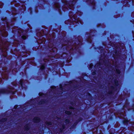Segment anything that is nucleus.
Returning a JSON list of instances; mask_svg holds the SVG:
<instances>
[{
	"mask_svg": "<svg viewBox=\"0 0 134 134\" xmlns=\"http://www.w3.org/2000/svg\"><path fill=\"white\" fill-rule=\"evenodd\" d=\"M38 121H39V120H37V121H36V122H38Z\"/></svg>",
	"mask_w": 134,
	"mask_h": 134,
	"instance_id": "1a4fd4ad",
	"label": "nucleus"
},
{
	"mask_svg": "<svg viewBox=\"0 0 134 134\" xmlns=\"http://www.w3.org/2000/svg\"><path fill=\"white\" fill-rule=\"evenodd\" d=\"M35 119H38V118H35Z\"/></svg>",
	"mask_w": 134,
	"mask_h": 134,
	"instance_id": "f8f14e48",
	"label": "nucleus"
},
{
	"mask_svg": "<svg viewBox=\"0 0 134 134\" xmlns=\"http://www.w3.org/2000/svg\"><path fill=\"white\" fill-rule=\"evenodd\" d=\"M0 80H1V81H2V79H0Z\"/></svg>",
	"mask_w": 134,
	"mask_h": 134,
	"instance_id": "9d476101",
	"label": "nucleus"
},
{
	"mask_svg": "<svg viewBox=\"0 0 134 134\" xmlns=\"http://www.w3.org/2000/svg\"><path fill=\"white\" fill-rule=\"evenodd\" d=\"M1 75H2V78L3 79H4V78H5V79H7V75H5L3 73V74H1Z\"/></svg>",
	"mask_w": 134,
	"mask_h": 134,
	"instance_id": "f03ea898",
	"label": "nucleus"
},
{
	"mask_svg": "<svg viewBox=\"0 0 134 134\" xmlns=\"http://www.w3.org/2000/svg\"><path fill=\"white\" fill-rule=\"evenodd\" d=\"M66 113L67 114H71V112H67V113H66Z\"/></svg>",
	"mask_w": 134,
	"mask_h": 134,
	"instance_id": "0eeeda50",
	"label": "nucleus"
},
{
	"mask_svg": "<svg viewBox=\"0 0 134 134\" xmlns=\"http://www.w3.org/2000/svg\"><path fill=\"white\" fill-rule=\"evenodd\" d=\"M27 38V37L26 36H22V38L24 39H26Z\"/></svg>",
	"mask_w": 134,
	"mask_h": 134,
	"instance_id": "20e7f679",
	"label": "nucleus"
},
{
	"mask_svg": "<svg viewBox=\"0 0 134 134\" xmlns=\"http://www.w3.org/2000/svg\"><path fill=\"white\" fill-rule=\"evenodd\" d=\"M69 15L70 16V15H71L70 14V13H69Z\"/></svg>",
	"mask_w": 134,
	"mask_h": 134,
	"instance_id": "9b49d317",
	"label": "nucleus"
},
{
	"mask_svg": "<svg viewBox=\"0 0 134 134\" xmlns=\"http://www.w3.org/2000/svg\"><path fill=\"white\" fill-rule=\"evenodd\" d=\"M45 68V66L44 65H42L41 67V69H43Z\"/></svg>",
	"mask_w": 134,
	"mask_h": 134,
	"instance_id": "39448f33",
	"label": "nucleus"
},
{
	"mask_svg": "<svg viewBox=\"0 0 134 134\" xmlns=\"http://www.w3.org/2000/svg\"><path fill=\"white\" fill-rule=\"evenodd\" d=\"M92 64H91L90 65V66H91H91H92Z\"/></svg>",
	"mask_w": 134,
	"mask_h": 134,
	"instance_id": "6e6552de",
	"label": "nucleus"
},
{
	"mask_svg": "<svg viewBox=\"0 0 134 134\" xmlns=\"http://www.w3.org/2000/svg\"><path fill=\"white\" fill-rule=\"evenodd\" d=\"M4 32H5V34H3V32H2V36L3 37H6L7 35V32H6V31H4Z\"/></svg>",
	"mask_w": 134,
	"mask_h": 134,
	"instance_id": "7ed1b4c3",
	"label": "nucleus"
},
{
	"mask_svg": "<svg viewBox=\"0 0 134 134\" xmlns=\"http://www.w3.org/2000/svg\"><path fill=\"white\" fill-rule=\"evenodd\" d=\"M116 72H117L118 74H119L120 73V70H116Z\"/></svg>",
	"mask_w": 134,
	"mask_h": 134,
	"instance_id": "423d86ee",
	"label": "nucleus"
},
{
	"mask_svg": "<svg viewBox=\"0 0 134 134\" xmlns=\"http://www.w3.org/2000/svg\"><path fill=\"white\" fill-rule=\"evenodd\" d=\"M72 48H73V47H72Z\"/></svg>",
	"mask_w": 134,
	"mask_h": 134,
	"instance_id": "ddd939ff",
	"label": "nucleus"
},
{
	"mask_svg": "<svg viewBox=\"0 0 134 134\" xmlns=\"http://www.w3.org/2000/svg\"><path fill=\"white\" fill-rule=\"evenodd\" d=\"M75 48H76V47H75Z\"/></svg>",
	"mask_w": 134,
	"mask_h": 134,
	"instance_id": "4468645a",
	"label": "nucleus"
},
{
	"mask_svg": "<svg viewBox=\"0 0 134 134\" xmlns=\"http://www.w3.org/2000/svg\"><path fill=\"white\" fill-rule=\"evenodd\" d=\"M14 89L13 88H9L7 90L4 89L2 90V92L3 93H12V94L14 93Z\"/></svg>",
	"mask_w": 134,
	"mask_h": 134,
	"instance_id": "f257e3e1",
	"label": "nucleus"
}]
</instances>
